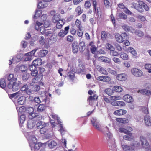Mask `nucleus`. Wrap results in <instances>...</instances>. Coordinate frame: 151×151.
<instances>
[{
  "label": "nucleus",
  "instance_id": "obj_1",
  "mask_svg": "<svg viewBox=\"0 0 151 151\" xmlns=\"http://www.w3.org/2000/svg\"><path fill=\"white\" fill-rule=\"evenodd\" d=\"M138 4L133 3L131 4V7L132 9H148L147 5L142 1H138Z\"/></svg>",
  "mask_w": 151,
  "mask_h": 151
},
{
  "label": "nucleus",
  "instance_id": "obj_2",
  "mask_svg": "<svg viewBox=\"0 0 151 151\" xmlns=\"http://www.w3.org/2000/svg\"><path fill=\"white\" fill-rule=\"evenodd\" d=\"M19 91L15 93L10 94L9 97L12 99L13 101L15 104L16 106V108L18 112V114H19L18 111V106L19 105Z\"/></svg>",
  "mask_w": 151,
  "mask_h": 151
},
{
  "label": "nucleus",
  "instance_id": "obj_3",
  "mask_svg": "<svg viewBox=\"0 0 151 151\" xmlns=\"http://www.w3.org/2000/svg\"><path fill=\"white\" fill-rule=\"evenodd\" d=\"M115 38L118 42L122 43L124 41V40L128 39V37L126 33H123L121 35L119 33H116L115 35Z\"/></svg>",
  "mask_w": 151,
  "mask_h": 151
},
{
  "label": "nucleus",
  "instance_id": "obj_4",
  "mask_svg": "<svg viewBox=\"0 0 151 151\" xmlns=\"http://www.w3.org/2000/svg\"><path fill=\"white\" fill-rule=\"evenodd\" d=\"M7 87L10 89H12L14 91H17L19 89V83L16 81L13 82L11 83H8Z\"/></svg>",
  "mask_w": 151,
  "mask_h": 151
},
{
  "label": "nucleus",
  "instance_id": "obj_5",
  "mask_svg": "<svg viewBox=\"0 0 151 151\" xmlns=\"http://www.w3.org/2000/svg\"><path fill=\"white\" fill-rule=\"evenodd\" d=\"M131 72L133 75L137 77H140L143 75L142 71L138 69L132 68L131 70Z\"/></svg>",
  "mask_w": 151,
  "mask_h": 151
},
{
  "label": "nucleus",
  "instance_id": "obj_6",
  "mask_svg": "<svg viewBox=\"0 0 151 151\" xmlns=\"http://www.w3.org/2000/svg\"><path fill=\"white\" fill-rule=\"evenodd\" d=\"M72 50L74 54H76L78 51L79 46L77 42H74L72 44Z\"/></svg>",
  "mask_w": 151,
  "mask_h": 151
},
{
  "label": "nucleus",
  "instance_id": "obj_7",
  "mask_svg": "<svg viewBox=\"0 0 151 151\" xmlns=\"http://www.w3.org/2000/svg\"><path fill=\"white\" fill-rule=\"evenodd\" d=\"M141 141L142 146L144 148H148L149 145V144L145 138L144 137H141Z\"/></svg>",
  "mask_w": 151,
  "mask_h": 151
},
{
  "label": "nucleus",
  "instance_id": "obj_8",
  "mask_svg": "<svg viewBox=\"0 0 151 151\" xmlns=\"http://www.w3.org/2000/svg\"><path fill=\"white\" fill-rule=\"evenodd\" d=\"M38 2L37 4V7L39 9H44L47 6L48 4L47 2L41 0L40 1H38Z\"/></svg>",
  "mask_w": 151,
  "mask_h": 151
},
{
  "label": "nucleus",
  "instance_id": "obj_9",
  "mask_svg": "<svg viewBox=\"0 0 151 151\" xmlns=\"http://www.w3.org/2000/svg\"><path fill=\"white\" fill-rule=\"evenodd\" d=\"M123 99L128 103L132 102L133 101V99L132 96L128 94L124 95L123 97Z\"/></svg>",
  "mask_w": 151,
  "mask_h": 151
},
{
  "label": "nucleus",
  "instance_id": "obj_10",
  "mask_svg": "<svg viewBox=\"0 0 151 151\" xmlns=\"http://www.w3.org/2000/svg\"><path fill=\"white\" fill-rule=\"evenodd\" d=\"M127 76L125 73H122L118 74L116 76L117 79L119 81H124L127 79Z\"/></svg>",
  "mask_w": 151,
  "mask_h": 151
},
{
  "label": "nucleus",
  "instance_id": "obj_11",
  "mask_svg": "<svg viewBox=\"0 0 151 151\" xmlns=\"http://www.w3.org/2000/svg\"><path fill=\"white\" fill-rule=\"evenodd\" d=\"M42 60L40 58H38L35 59L33 62V65H34V69L36 68V67L37 66H40L42 64Z\"/></svg>",
  "mask_w": 151,
  "mask_h": 151
},
{
  "label": "nucleus",
  "instance_id": "obj_12",
  "mask_svg": "<svg viewBox=\"0 0 151 151\" xmlns=\"http://www.w3.org/2000/svg\"><path fill=\"white\" fill-rule=\"evenodd\" d=\"M28 85L27 84L24 85L21 88V90L24 91L27 94L29 95L31 93V91L28 88Z\"/></svg>",
  "mask_w": 151,
  "mask_h": 151
},
{
  "label": "nucleus",
  "instance_id": "obj_13",
  "mask_svg": "<svg viewBox=\"0 0 151 151\" xmlns=\"http://www.w3.org/2000/svg\"><path fill=\"white\" fill-rule=\"evenodd\" d=\"M144 120L146 125L147 126H151V119L149 115H146L144 118Z\"/></svg>",
  "mask_w": 151,
  "mask_h": 151
},
{
  "label": "nucleus",
  "instance_id": "obj_14",
  "mask_svg": "<svg viewBox=\"0 0 151 151\" xmlns=\"http://www.w3.org/2000/svg\"><path fill=\"white\" fill-rule=\"evenodd\" d=\"M127 112L126 110L124 109H119L115 111L114 114L116 115H122L125 114Z\"/></svg>",
  "mask_w": 151,
  "mask_h": 151
},
{
  "label": "nucleus",
  "instance_id": "obj_15",
  "mask_svg": "<svg viewBox=\"0 0 151 151\" xmlns=\"http://www.w3.org/2000/svg\"><path fill=\"white\" fill-rule=\"evenodd\" d=\"M98 80L103 82H107L111 80V78L109 76H99L98 78Z\"/></svg>",
  "mask_w": 151,
  "mask_h": 151
},
{
  "label": "nucleus",
  "instance_id": "obj_16",
  "mask_svg": "<svg viewBox=\"0 0 151 151\" xmlns=\"http://www.w3.org/2000/svg\"><path fill=\"white\" fill-rule=\"evenodd\" d=\"M8 80L9 81L8 83H12L13 82L16 81L17 79L14 77V74H10L7 78Z\"/></svg>",
  "mask_w": 151,
  "mask_h": 151
},
{
  "label": "nucleus",
  "instance_id": "obj_17",
  "mask_svg": "<svg viewBox=\"0 0 151 151\" xmlns=\"http://www.w3.org/2000/svg\"><path fill=\"white\" fill-rule=\"evenodd\" d=\"M42 76L41 75H37L35 76V77L32 79V82L34 83H38L41 81V78H42Z\"/></svg>",
  "mask_w": 151,
  "mask_h": 151
},
{
  "label": "nucleus",
  "instance_id": "obj_18",
  "mask_svg": "<svg viewBox=\"0 0 151 151\" xmlns=\"http://www.w3.org/2000/svg\"><path fill=\"white\" fill-rule=\"evenodd\" d=\"M48 53V51L46 50H41L39 52L38 55L40 57H43L45 56Z\"/></svg>",
  "mask_w": 151,
  "mask_h": 151
},
{
  "label": "nucleus",
  "instance_id": "obj_19",
  "mask_svg": "<svg viewBox=\"0 0 151 151\" xmlns=\"http://www.w3.org/2000/svg\"><path fill=\"white\" fill-rule=\"evenodd\" d=\"M138 93L140 92L141 94L143 95H149L151 94V92L149 90L146 89H143L141 90H139Z\"/></svg>",
  "mask_w": 151,
  "mask_h": 151
},
{
  "label": "nucleus",
  "instance_id": "obj_20",
  "mask_svg": "<svg viewBox=\"0 0 151 151\" xmlns=\"http://www.w3.org/2000/svg\"><path fill=\"white\" fill-rule=\"evenodd\" d=\"M79 48L81 52H83L86 48L85 43L83 41L80 42L79 44Z\"/></svg>",
  "mask_w": 151,
  "mask_h": 151
},
{
  "label": "nucleus",
  "instance_id": "obj_21",
  "mask_svg": "<svg viewBox=\"0 0 151 151\" xmlns=\"http://www.w3.org/2000/svg\"><path fill=\"white\" fill-rule=\"evenodd\" d=\"M75 76V72L73 71L69 72L67 74L69 79L73 81L74 80Z\"/></svg>",
  "mask_w": 151,
  "mask_h": 151
},
{
  "label": "nucleus",
  "instance_id": "obj_22",
  "mask_svg": "<svg viewBox=\"0 0 151 151\" xmlns=\"http://www.w3.org/2000/svg\"><path fill=\"white\" fill-rule=\"evenodd\" d=\"M126 134L127 135H124L123 136V138L124 139L127 140H130L133 139V137L132 136V133L128 132V133Z\"/></svg>",
  "mask_w": 151,
  "mask_h": 151
},
{
  "label": "nucleus",
  "instance_id": "obj_23",
  "mask_svg": "<svg viewBox=\"0 0 151 151\" xmlns=\"http://www.w3.org/2000/svg\"><path fill=\"white\" fill-rule=\"evenodd\" d=\"M91 123L92 124L94 128L99 131H101V129L99 127L100 125L98 122H97L96 121H95L94 120H93V121H91Z\"/></svg>",
  "mask_w": 151,
  "mask_h": 151
},
{
  "label": "nucleus",
  "instance_id": "obj_24",
  "mask_svg": "<svg viewBox=\"0 0 151 151\" xmlns=\"http://www.w3.org/2000/svg\"><path fill=\"white\" fill-rule=\"evenodd\" d=\"M120 57L122 59L124 60H128L129 57L128 55L125 53L122 52L119 53Z\"/></svg>",
  "mask_w": 151,
  "mask_h": 151
},
{
  "label": "nucleus",
  "instance_id": "obj_25",
  "mask_svg": "<svg viewBox=\"0 0 151 151\" xmlns=\"http://www.w3.org/2000/svg\"><path fill=\"white\" fill-rule=\"evenodd\" d=\"M116 120L118 122L123 124L128 123V120L125 118H117Z\"/></svg>",
  "mask_w": 151,
  "mask_h": 151
},
{
  "label": "nucleus",
  "instance_id": "obj_26",
  "mask_svg": "<svg viewBox=\"0 0 151 151\" xmlns=\"http://www.w3.org/2000/svg\"><path fill=\"white\" fill-rule=\"evenodd\" d=\"M122 147L123 149L126 151H129L133 150L132 147L125 144H123L122 145Z\"/></svg>",
  "mask_w": 151,
  "mask_h": 151
},
{
  "label": "nucleus",
  "instance_id": "obj_27",
  "mask_svg": "<svg viewBox=\"0 0 151 151\" xmlns=\"http://www.w3.org/2000/svg\"><path fill=\"white\" fill-rule=\"evenodd\" d=\"M99 59L101 61L106 63L110 62L111 61L109 58L103 56L99 57Z\"/></svg>",
  "mask_w": 151,
  "mask_h": 151
},
{
  "label": "nucleus",
  "instance_id": "obj_28",
  "mask_svg": "<svg viewBox=\"0 0 151 151\" xmlns=\"http://www.w3.org/2000/svg\"><path fill=\"white\" fill-rule=\"evenodd\" d=\"M81 65H79V66ZM81 68H78L76 70L77 72L78 73L83 74L85 71V67L83 65H81Z\"/></svg>",
  "mask_w": 151,
  "mask_h": 151
},
{
  "label": "nucleus",
  "instance_id": "obj_29",
  "mask_svg": "<svg viewBox=\"0 0 151 151\" xmlns=\"http://www.w3.org/2000/svg\"><path fill=\"white\" fill-rule=\"evenodd\" d=\"M19 62V59L17 56L13 58L12 59V60H9V64L10 65H11L12 63H18Z\"/></svg>",
  "mask_w": 151,
  "mask_h": 151
},
{
  "label": "nucleus",
  "instance_id": "obj_30",
  "mask_svg": "<svg viewBox=\"0 0 151 151\" xmlns=\"http://www.w3.org/2000/svg\"><path fill=\"white\" fill-rule=\"evenodd\" d=\"M104 92L109 96H111L114 93L113 89H111L110 88L105 89L104 91Z\"/></svg>",
  "mask_w": 151,
  "mask_h": 151
},
{
  "label": "nucleus",
  "instance_id": "obj_31",
  "mask_svg": "<svg viewBox=\"0 0 151 151\" xmlns=\"http://www.w3.org/2000/svg\"><path fill=\"white\" fill-rule=\"evenodd\" d=\"M111 46L109 48V49L111 50L110 52V54L111 55H112L113 56H117L119 55V53L117 52L114 50H111V48H112L113 47L111 45H109Z\"/></svg>",
  "mask_w": 151,
  "mask_h": 151
},
{
  "label": "nucleus",
  "instance_id": "obj_32",
  "mask_svg": "<svg viewBox=\"0 0 151 151\" xmlns=\"http://www.w3.org/2000/svg\"><path fill=\"white\" fill-rule=\"evenodd\" d=\"M56 23V28L57 29H61L64 24L63 20L59 21Z\"/></svg>",
  "mask_w": 151,
  "mask_h": 151
},
{
  "label": "nucleus",
  "instance_id": "obj_33",
  "mask_svg": "<svg viewBox=\"0 0 151 151\" xmlns=\"http://www.w3.org/2000/svg\"><path fill=\"white\" fill-rule=\"evenodd\" d=\"M113 90L114 92L115 91L117 92H120L122 91V89L121 86H114Z\"/></svg>",
  "mask_w": 151,
  "mask_h": 151
},
{
  "label": "nucleus",
  "instance_id": "obj_34",
  "mask_svg": "<svg viewBox=\"0 0 151 151\" xmlns=\"http://www.w3.org/2000/svg\"><path fill=\"white\" fill-rule=\"evenodd\" d=\"M57 145V143L55 141H52L48 144L49 147L51 149L54 148Z\"/></svg>",
  "mask_w": 151,
  "mask_h": 151
},
{
  "label": "nucleus",
  "instance_id": "obj_35",
  "mask_svg": "<svg viewBox=\"0 0 151 151\" xmlns=\"http://www.w3.org/2000/svg\"><path fill=\"white\" fill-rule=\"evenodd\" d=\"M45 109V106L44 104H41L38 106L37 111L39 112H42Z\"/></svg>",
  "mask_w": 151,
  "mask_h": 151
},
{
  "label": "nucleus",
  "instance_id": "obj_36",
  "mask_svg": "<svg viewBox=\"0 0 151 151\" xmlns=\"http://www.w3.org/2000/svg\"><path fill=\"white\" fill-rule=\"evenodd\" d=\"M19 70L23 73H24L27 72V67L24 65H22L19 66Z\"/></svg>",
  "mask_w": 151,
  "mask_h": 151
},
{
  "label": "nucleus",
  "instance_id": "obj_37",
  "mask_svg": "<svg viewBox=\"0 0 151 151\" xmlns=\"http://www.w3.org/2000/svg\"><path fill=\"white\" fill-rule=\"evenodd\" d=\"M40 129V133L41 134H44L47 131L48 127L46 126H43Z\"/></svg>",
  "mask_w": 151,
  "mask_h": 151
},
{
  "label": "nucleus",
  "instance_id": "obj_38",
  "mask_svg": "<svg viewBox=\"0 0 151 151\" xmlns=\"http://www.w3.org/2000/svg\"><path fill=\"white\" fill-rule=\"evenodd\" d=\"M0 87L2 88H4L6 87V82L4 78L0 79Z\"/></svg>",
  "mask_w": 151,
  "mask_h": 151
},
{
  "label": "nucleus",
  "instance_id": "obj_39",
  "mask_svg": "<svg viewBox=\"0 0 151 151\" xmlns=\"http://www.w3.org/2000/svg\"><path fill=\"white\" fill-rule=\"evenodd\" d=\"M26 98L24 96L19 97V105H23L25 103Z\"/></svg>",
  "mask_w": 151,
  "mask_h": 151
},
{
  "label": "nucleus",
  "instance_id": "obj_40",
  "mask_svg": "<svg viewBox=\"0 0 151 151\" xmlns=\"http://www.w3.org/2000/svg\"><path fill=\"white\" fill-rule=\"evenodd\" d=\"M128 50L134 56L137 55V53L136 52L133 48L129 47L128 49Z\"/></svg>",
  "mask_w": 151,
  "mask_h": 151
},
{
  "label": "nucleus",
  "instance_id": "obj_41",
  "mask_svg": "<svg viewBox=\"0 0 151 151\" xmlns=\"http://www.w3.org/2000/svg\"><path fill=\"white\" fill-rule=\"evenodd\" d=\"M27 110L26 108L24 106H19V113L22 114H24Z\"/></svg>",
  "mask_w": 151,
  "mask_h": 151
},
{
  "label": "nucleus",
  "instance_id": "obj_42",
  "mask_svg": "<svg viewBox=\"0 0 151 151\" xmlns=\"http://www.w3.org/2000/svg\"><path fill=\"white\" fill-rule=\"evenodd\" d=\"M101 35V38L103 40H105L107 37V34L104 31H102Z\"/></svg>",
  "mask_w": 151,
  "mask_h": 151
},
{
  "label": "nucleus",
  "instance_id": "obj_43",
  "mask_svg": "<svg viewBox=\"0 0 151 151\" xmlns=\"http://www.w3.org/2000/svg\"><path fill=\"white\" fill-rule=\"evenodd\" d=\"M41 10H36L35 14L33 18L34 19H36V18L38 17H39L41 14L42 12Z\"/></svg>",
  "mask_w": 151,
  "mask_h": 151
},
{
  "label": "nucleus",
  "instance_id": "obj_44",
  "mask_svg": "<svg viewBox=\"0 0 151 151\" xmlns=\"http://www.w3.org/2000/svg\"><path fill=\"white\" fill-rule=\"evenodd\" d=\"M61 20L58 17V15H54L52 19V21L54 23H56Z\"/></svg>",
  "mask_w": 151,
  "mask_h": 151
},
{
  "label": "nucleus",
  "instance_id": "obj_45",
  "mask_svg": "<svg viewBox=\"0 0 151 151\" xmlns=\"http://www.w3.org/2000/svg\"><path fill=\"white\" fill-rule=\"evenodd\" d=\"M25 120V116L24 114H22L19 116V122L20 123L22 124H23Z\"/></svg>",
  "mask_w": 151,
  "mask_h": 151
},
{
  "label": "nucleus",
  "instance_id": "obj_46",
  "mask_svg": "<svg viewBox=\"0 0 151 151\" xmlns=\"http://www.w3.org/2000/svg\"><path fill=\"white\" fill-rule=\"evenodd\" d=\"M47 27H45V26L44 25V26H41L40 28V32L42 34H44L45 33L46 31L47 30L45 28H47Z\"/></svg>",
  "mask_w": 151,
  "mask_h": 151
},
{
  "label": "nucleus",
  "instance_id": "obj_47",
  "mask_svg": "<svg viewBox=\"0 0 151 151\" xmlns=\"http://www.w3.org/2000/svg\"><path fill=\"white\" fill-rule=\"evenodd\" d=\"M37 49H34L32 50V51L28 52L27 53H26L25 55V56H30L31 57L33 55H34L35 54L37 50Z\"/></svg>",
  "mask_w": 151,
  "mask_h": 151
},
{
  "label": "nucleus",
  "instance_id": "obj_48",
  "mask_svg": "<svg viewBox=\"0 0 151 151\" xmlns=\"http://www.w3.org/2000/svg\"><path fill=\"white\" fill-rule=\"evenodd\" d=\"M122 29L125 31L127 32H129L131 28V27L127 25H123L122 27Z\"/></svg>",
  "mask_w": 151,
  "mask_h": 151
},
{
  "label": "nucleus",
  "instance_id": "obj_49",
  "mask_svg": "<svg viewBox=\"0 0 151 151\" xmlns=\"http://www.w3.org/2000/svg\"><path fill=\"white\" fill-rule=\"evenodd\" d=\"M75 24L78 29H80L82 27V26H81V22L78 19H77L76 20L75 22Z\"/></svg>",
  "mask_w": 151,
  "mask_h": 151
},
{
  "label": "nucleus",
  "instance_id": "obj_50",
  "mask_svg": "<svg viewBox=\"0 0 151 151\" xmlns=\"http://www.w3.org/2000/svg\"><path fill=\"white\" fill-rule=\"evenodd\" d=\"M39 42L40 44L41 45L44 44L45 42V40L43 36H41L40 38L39 39Z\"/></svg>",
  "mask_w": 151,
  "mask_h": 151
},
{
  "label": "nucleus",
  "instance_id": "obj_51",
  "mask_svg": "<svg viewBox=\"0 0 151 151\" xmlns=\"http://www.w3.org/2000/svg\"><path fill=\"white\" fill-rule=\"evenodd\" d=\"M119 131L121 133H124L125 134H127L128 133V132H129L127 129L123 127L119 128Z\"/></svg>",
  "mask_w": 151,
  "mask_h": 151
},
{
  "label": "nucleus",
  "instance_id": "obj_52",
  "mask_svg": "<svg viewBox=\"0 0 151 151\" xmlns=\"http://www.w3.org/2000/svg\"><path fill=\"white\" fill-rule=\"evenodd\" d=\"M145 69L148 70V72L149 73H151V64H146L145 65Z\"/></svg>",
  "mask_w": 151,
  "mask_h": 151
},
{
  "label": "nucleus",
  "instance_id": "obj_53",
  "mask_svg": "<svg viewBox=\"0 0 151 151\" xmlns=\"http://www.w3.org/2000/svg\"><path fill=\"white\" fill-rule=\"evenodd\" d=\"M42 146V144L41 143H37L34 144V148L35 150H37Z\"/></svg>",
  "mask_w": 151,
  "mask_h": 151
},
{
  "label": "nucleus",
  "instance_id": "obj_54",
  "mask_svg": "<svg viewBox=\"0 0 151 151\" xmlns=\"http://www.w3.org/2000/svg\"><path fill=\"white\" fill-rule=\"evenodd\" d=\"M77 33L78 36L80 37H82L83 34V29L81 28L78 29Z\"/></svg>",
  "mask_w": 151,
  "mask_h": 151
},
{
  "label": "nucleus",
  "instance_id": "obj_55",
  "mask_svg": "<svg viewBox=\"0 0 151 151\" xmlns=\"http://www.w3.org/2000/svg\"><path fill=\"white\" fill-rule=\"evenodd\" d=\"M116 103L118 106H124L125 105V103L123 101H117Z\"/></svg>",
  "mask_w": 151,
  "mask_h": 151
},
{
  "label": "nucleus",
  "instance_id": "obj_56",
  "mask_svg": "<svg viewBox=\"0 0 151 151\" xmlns=\"http://www.w3.org/2000/svg\"><path fill=\"white\" fill-rule=\"evenodd\" d=\"M111 100H120L122 99V98L120 96H114L110 97Z\"/></svg>",
  "mask_w": 151,
  "mask_h": 151
},
{
  "label": "nucleus",
  "instance_id": "obj_57",
  "mask_svg": "<svg viewBox=\"0 0 151 151\" xmlns=\"http://www.w3.org/2000/svg\"><path fill=\"white\" fill-rule=\"evenodd\" d=\"M112 60L114 63L117 64H119L121 62L119 58L116 57H113L112 58Z\"/></svg>",
  "mask_w": 151,
  "mask_h": 151
},
{
  "label": "nucleus",
  "instance_id": "obj_58",
  "mask_svg": "<svg viewBox=\"0 0 151 151\" xmlns=\"http://www.w3.org/2000/svg\"><path fill=\"white\" fill-rule=\"evenodd\" d=\"M66 35V34L64 32L63 30H60L58 34V36L61 37H63Z\"/></svg>",
  "mask_w": 151,
  "mask_h": 151
},
{
  "label": "nucleus",
  "instance_id": "obj_59",
  "mask_svg": "<svg viewBox=\"0 0 151 151\" xmlns=\"http://www.w3.org/2000/svg\"><path fill=\"white\" fill-rule=\"evenodd\" d=\"M97 48V47L95 46L91 47L90 50L91 53L93 54H95L96 52V51Z\"/></svg>",
  "mask_w": 151,
  "mask_h": 151
},
{
  "label": "nucleus",
  "instance_id": "obj_60",
  "mask_svg": "<svg viewBox=\"0 0 151 151\" xmlns=\"http://www.w3.org/2000/svg\"><path fill=\"white\" fill-rule=\"evenodd\" d=\"M143 112L145 114H148L149 113L147 107L143 106L142 107Z\"/></svg>",
  "mask_w": 151,
  "mask_h": 151
},
{
  "label": "nucleus",
  "instance_id": "obj_61",
  "mask_svg": "<svg viewBox=\"0 0 151 151\" xmlns=\"http://www.w3.org/2000/svg\"><path fill=\"white\" fill-rule=\"evenodd\" d=\"M35 26V29L37 30H38L40 29V26L42 25V23L38 22H37Z\"/></svg>",
  "mask_w": 151,
  "mask_h": 151
},
{
  "label": "nucleus",
  "instance_id": "obj_62",
  "mask_svg": "<svg viewBox=\"0 0 151 151\" xmlns=\"http://www.w3.org/2000/svg\"><path fill=\"white\" fill-rule=\"evenodd\" d=\"M60 129L59 130V131L61 133L62 135H64L65 134V130L64 128L63 127V125L60 124Z\"/></svg>",
  "mask_w": 151,
  "mask_h": 151
},
{
  "label": "nucleus",
  "instance_id": "obj_63",
  "mask_svg": "<svg viewBox=\"0 0 151 151\" xmlns=\"http://www.w3.org/2000/svg\"><path fill=\"white\" fill-rule=\"evenodd\" d=\"M73 37L71 35H68L67 37V40L69 42H72L73 41Z\"/></svg>",
  "mask_w": 151,
  "mask_h": 151
},
{
  "label": "nucleus",
  "instance_id": "obj_64",
  "mask_svg": "<svg viewBox=\"0 0 151 151\" xmlns=\"http://www.w3.org/2000/svg\"><path fill=\"white\" fill-rule=\"evenodd\" d=\"M119 17L123 19H126L127 18V16L124 13H120L119 15Z\"/></svg>",
  "mask_w": 151,
  "mask_h": 151
}]
</instances>
